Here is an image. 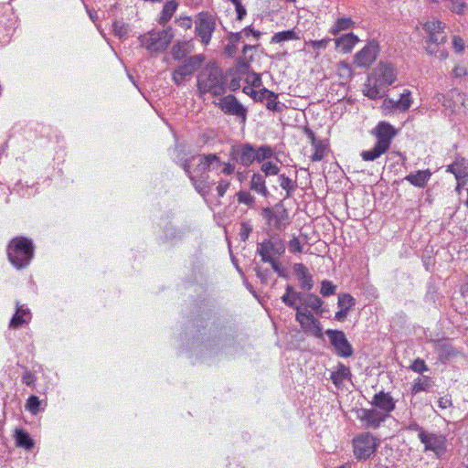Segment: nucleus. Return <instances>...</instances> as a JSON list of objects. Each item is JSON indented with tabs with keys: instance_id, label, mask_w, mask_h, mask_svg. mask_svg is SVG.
I'll return each instance as SVG.
<instances>
[{
	"instance_id": "40",
	"label": "nucleus",
	"mask_w": 468,
	"mask_h": 468,
	"mask_svg": "<svg viewBox=\"0 0 468 468\" xmlns=\"http://www.w3.org/2000/svg\"><path fill=\"white\" fill-rule=\"evenodd\" d=\"M297 38L298 37L296 35V32L292 29L275 33L271 37V42L281 43Z\"/></svg>"
},
{
	"instance_id": "36",
	"label": "nucleus",
	"mask_w": 468,
	"mask_h": 468,
	"mask_svg": "<svg viewBox=\"0 0 468 468\" xmlns=\"http://www.w3.org/2000/svg\"><path fill=\"white\" fill-rule=\"evenodd\" d=\"M354 24V21L350 17H339L336 19L335 25L330 29V33L335 36L341 31L352 28Z\"/></svg>"
},
{
	"instance_id": "18",
	"label": "nucleus",
	"mask_w": 468,
	"mask_h": 468,
	"mask_svg": "<svg viewBox=\"0 0 468 468\" xmlns=\"http://www.w3.org/2000/svg\"><path fill=\"white\" fill-rule=\"evenodd\" d=\"M182 167L188 177L191 175H200L208 172L207 154L192 156L186 159L183 164Z\"/></svg>"
},
{
	"instance_id": "38",
	"label": "nucleus",
	"mask_w": 468,
	"mask_h": 468,
	"mask_svg": "<svg viewBox=\"0 0 468 468\" xmlns=\"http://www.w3.org/2000/svg\"><path fill=\"white\" fill-rule=\"evenodd\" d=\"M279 181L281 187L286 191L285 198L292 197L297 187L296 181L289 178L285 175H280Z\"/></svg>"
},
{
	"instance_id": "62",
	"label": "nucleus",
	"mask_w": 468,
	"mask_h": 468,
	"mask_svg": "<svg viewBox=\"0 0 468 468\" xmlns=\"http://www.w3.org/2000/svg\"><path fill=\"white\" fill-rule=\"evenodd\" d=\"M302 294L303 292L295 291L292 285L288 284L285 288V293L283 295H292L294 298H298L299 302L302 297Z\"/></svg>"
},
{
	"instance_id": "52",
	"label": "nucleus",
	"mask_w": 468,
	"mask_h": 468,
	"mask_svg": "<svg viewBox=\"0 0 468 468\" xmlns=\"http://www.w3.org/2000/svg\"><path fill=\"white\" fill-rule=\"evenodd\" d=\"M266 263H270L273 271H275L280 277H285L282 264L275 257L271 258V261H267Z\"/></svg>"
},
{
	"instance_id": "1",
	"label": "nucleus",
	"mask_w": 468,
	"mask_h": 468,
	"mask_svg": "<svg viewBox=\"0 0 468 468\" xmlns=\"http://www.w3.org/2000/svg\"><path fill=\"white\" fill-rule=\"evenodd\" d=\"M400 128H396L386 121L378 122L368 133L376 139L374 146L360 153L362 160L373 162L385 154L391 146L392 141L397 137Z\"/></svg>"
},
{
	"instance_id": "16",
	"label": "nucleus",
	"mask_w": 468,
	"mask_h": 468,
	"mask_svg": "<svg viewBox=\"0 0 468 468\" xmlns=\"http://www.w3.org/2000/svg\"><path fill=\"white\" fill-rule=\"evenodd\" d=\"M371 405L385 417L388 418L390 413L396 409V400L389 392L383 390L376 393L371 400Z\"/></svg>"
},
{
	"instance_id": "21",
	"label": "nucleus",
	"mask_w": 468,
	"mask_h": 468,
	"mask_svg": "<svg viewBox=\"0 0 468 468\" xmlns=\"http://www.w3.org/2000/svg\"><path fill=\"white\" fill-rule=\"evenodd\" d=\"M378 45L369 43L355 56V62L359 67H369L377 58Z\"/></svg>"
},
{
	"instance_id": "30",
	"label": "nucleus",
	"mask_w": 468,
	"mask_h": 468,
	"mask_svg": "<svg viewBox=\"0 0 468 468\" xmlns=\"http://www.w3.org/2000/svg\"><path fill=\"white\" fill-rule=\"evenodd\" d=\"M250 189L268 197L269 191L265 186L264 176L260 173H254L250 180Z\"/></svg>"
},
{
	"instance_id": "53",
	"label": "nucleus",
	"mask_w": 468,
	"mask_h": 468,
	"mask_svg": "<svg viewBox=\"0 0 468 468\" xmlns=\"http://www.w3.org/2000/svg\"><path fill=\"white\" fill-rule=\"evenodd\" d=\"M288 247L291 252H302L303 247L298 238L293 237L288 243Z\"/></svg>"
},
{
	"instance_id": "19",
	"label": "nucleus",
	"mask_w": 468,
	"mask_h": 468,
	"mask_svg": "<svg viewBox=\"0 0 468 468\" xmlns=\"http://www.w3.org/2000/svg\"><path fill=\"white\" fill-rule=\"evenodd\" d=\"M410 104H411L410 92L405 91L400 94V96L398 100H393V99L384 100V101H383L384 109L391 110L390 112H384V113L388 114L390 112H394V113L403 112L410 107Z\"/></svg>"
},
{
	"instance_id": "60",
	"label": "nucleus",
	"mask_w": 468,
	"mask_h": 468,
	"mask_svg": "<svg viewBox=\"0 0 468 468\" xmlns=\"http://www.w3.org/2000/svg\"><path fill=\"white\" fill-rule=\"evenodd\" d=\"M230 183L229 181H226V180H221L218 182V185L217 186V191H218V197H223L227 191V189L229 188Z\"/></svg>"
},
{
	"instance_id": "31",
	"label": "nucleus",
	"mask_w": 468,
	"mask_h": 468,
	"mask_svg": "<svg viewBox=\"0 0 468 468\" xmlns=\"http://www.w3.org/2000/svg\"><path fill=\"white\" fill-rule=\"evenodd\" d=\"M257 93L259 94L256 96L255 101H266V105L269 109L273 110L277 108V103L275 101L277 99V95L274 92L265 88H262L260 90H258Z\"/></svg>"
},
{
	"instance_id": "22",
	"label": "nucleus",
	"mask_w": 468,
	"mask_h": 468,
	"mask_svg": "<svg viewBox=\"0 0 468 468\" xmlns=\"http://www.w3.org/2000/svg\"><path fill=\"white\" fill-rule=\"evenodd\" d=\"M447 172L455 176L458 186H463L468 178V160L461 156L456 157L453 164L448 165Z\"/></svg>"
},
{
	"instance_id": "55",
	"label": "nucleus",
	"mask_w": 468,
	"mask_h": 468,
	"mask_svg": "<svg viewBox=\"0 0 468 468\" xmlns=\"http://www.w3.org/2000/svg\"><path fill=\"white\" fill-rule=\"evenodd\" d=\"M173 58L180 60L186 56V52L182 48L180 44L175 45L172 49Z\"/></svg>"
},
{
	"instance_id": "37",
	"label": "nucleus",
	"mask_w": 468,
	"mask_h": 468,
	"mask_svg": "<svg viewBox=\"0 0 468 468\" xmlns=\"http://www.w3.org/2000/svg\"><path fill=\"white\" fill-rule=\"evenodd\" d=\"M131 31L129 24L122 20H115L112 24V32L115 37L120 39L125 38Z\"/></svg>"
},
{
	"instance_id": "47",
	"label": "nucleus",
	"mask_w": 468,
	"mask_h": 468,
	"mask_svg": "<svg viewBox=\"0 0 468 468\" xmlns=\"http://www.w3.org/2000/svg\"><path fill=\"white\" fill-rule=\"evenodd\" d=\"M410 368L417 373H423L425 371L429 370V367L425 364L424 360L420 358H417L413 361V363L410 365Z\"/></svg>"
},
{
	"instance_id": "59",
	"label": "nucleus",
	"mask_w": 468,
	"mask_h": 468,
	"mask_svg": "<svg viewBox=\"0 0 468 468\" xmlns=\"http://www.w3.org/2000/svg\"><path fill=\"white\" fill-rule=\"evenodd\" d=\"M35 380V376L29 371H26L22 376V382L27 387H31Z\"/></svg>"
},
{
	"instance_id": "46",
	"label": "nucleus",
	"mask_w": 468,
	"mask_h": 468,
	"mask_svg": "<svg viewBox=\"0 0 468 468\" xmlns=\"http://www.w3.org/2000/svg\"><path fill=\"white\" fill-rule=\"evenodd\" d=\"M40 400L38 397L31 395L27 401L26 409L33 414H37L39 410Z\"/></svg>"
},
{
	"instance_id": "33",
	"label": "nucleus",
	"mask_w": 468,
	"mask_h": 468,
	"mask_svg": "<svg viewBox=\"0 0 468 468\" xmlns=\"http://www.w3.org/2000/svg\"><path fill=\"white\" fill-rule=\"evenodd\" d=\"M178 4L176 0L168 1L163 7L161 16L159 18V24L165 26L173 16L174 13L177 9Z\"/></svg>"
},
{
	"instance_id": "9",
	"label": "nucleus",
	"mask_w": 468,
	"mask_h": 468,
	"mask_svg": "<svg viewBox=\"0 0 468 468\" xmlns=\"http://www.w3.org/2000/svg\"><path fill=\"white\" fill-rule=\"evenodd\" d=\"M378 444L371 433H361L353 439L354 454L359 461L367 460L375 453Z\"/></svg>"
},
{
	"instance_id": "57",
	"label": "nucleus",
	"mask_w": 468,
	"mask_h": 468,
	"mask_svg": "<svg viewBox=\"0 0 468 468\" xmlns=\"http://www.w3.org/2000/svg\"><path fill=\"white\" fill-rule=\"evenodd\" d=\"M251 231H252V228L250 225H249L247 223H242L240 232H239L241 240L246 241L248 239L250 234L251 233Z\"/></svg>"
},
{
	"instance_id": "41",
	"label": "nucleus",
	"mask_w": 468,
	"mask_h": 468,
	"mask_svg": "<svg viewBox=\"0 0 468 468\" xmlns=\"http://www.w3.org/2000/svg\"><path fill=\"white\" fill-rule=\"evenodd\" d=\"M338 307L348 312L355 305V299L349 293H342L338 295Z\"/></svg>"
},
{
	"instance_id": "14",
	"label": "nucleus",
	"mask_w": 468,
	"mask_h": 468,
	"mask_svg": "<svg viewBox=\"0 0 468 468\" xmlns=\"http://www.w3.org/2000/svg\"><path fill=\"white\" fill-rule=\"evenodd\" d=\"M357 419L362 422L365 429L371 430L378 429L388 420L385 415L373 407L370 409H360L357 411Z\"/></svg>"
},
{
	"instance_id": "58",
	"label": "nucleus",
	"mask_w": 468,
	"mask_h": 468,
	"mask_svg": "<svg viewBox=\"0 0 468 468\" xmlns=\"http://www.w3.org/2000/svg\"><path fill=\"white\" fill-rule=\"evenodd\" d=\"M315 147L314 153L311 156V160L313 162L321 161L324 158V150L320 144L314 145Z\"/></svg>"
},
{
	"instance_id": "11",
	"label": "nucleus",
	"mask_w": 468,
	"mask_h": 468,
	"mask_svg": "<svg viewBox=\"0 0 468 468\" xmlns=\"http://www.w3.org/2000/svg\"><path fill=\"white\" fill-rule=\"evenodd\" d=\"M324 334L328 336L330 344L338 356L345 358L352 356L354 353L352 345L349 343L343 331L327 329Z\"/></svg>"
},
{
	"instance_id": "48",
	"label": "nucleus",
	"mask_w": 468,
	"mask_h": 468,
	"mask_svg": "<svg viewBox=\"0 0 468 468\" xmlns=\"http://www.w3.org/2000/svg\"><path fill=\"white\" fill-rule=\"evenodd\" d=\"M238 201L248 206H251L254 203L253 197L247 191H239L237 194Z\"/></svg>"
},
{
	"instance_id": "56",
	"label": "nucleus",
	"mask_w": 468,
	"mask_h": 468,
	"mask_svg": "<svg viewBox=\"0 0 468 468\" xmlns=\"http://www.w3.org/2000/svg\"><path fill=\"white\" fill-rule=\"evenodd\" d=\"M281 299L282 302L290 308L296 309L299 306V304L296 303L298 298H294L292 295H282Z\"/></svg>"
},
{
	"instance_id": "27",
	"label": "nucleus",
	"mask_w": 468,
	"mask_h": 468,
	"mask_svg": "<svg viewBox=\"0 0 468 468\" xmlns=\"http://www.w3.org/2000/svg\"><path fill=\"white\" fill-rule=\"evenodd\" d=\"M358 41V37L352 34H345L335 39L336 48L344 53L350 52L355 44Z\"/></svg>"
},
{
	"instance_id": "5",
	"label": "nucleus",
	"mask_w": 468,
	"mask_h": 468,
	"mask_svg": "<svg viewBox=\"0 0 468 468\" xmlns=\"http://www.w3.org/2000/svg\"><path fill=\"white\" fill-rule=\"evenodd\" d=\"M7 256L16 269L26 268L34 256L32 240L25 237L14 238L8 244Z\"/></svg>"
},
{
	"instance_id": "23",
	"label": "nucleus",
	"mask_w": 468,
	"mask_h": 468,
	"mask_svg": "<svg viewBox=\"0 0 468 468\" xmlns=\"http://www.w3.org/2000/svg\"><path fill=\"white\" fill-rule=\"evenodd\" d=\"M299 303L307 310L311 309L320 315L327 312L325 308H323L324 301L314 293L303 292Z\"/></svg>"
},
{
	"instance_id": "64",
	"label": "nucleus",
	"mask_w": 468,
	"mask_h": 468,
	"mask_svg": "<svg viewBox=\"0 0 468 468\" xmlns=\"http://www.w3.org/2000/svg\"><path fill=\"white\" fill-rule=\"evenodd\" d=\"M438 404L439 408L445 410L452 405V401L451 397L444 396L439 399Z\"/></svg>"
},
{
	"instance_id": "54",
	"label": "nucleus",
	"mask_w": 468,
	"mask_h": 468,
	"mask_svg": "<svg viewBox=\"0 0 468 468\" xmlns=\"http://www.w3.org/2000/svg\"><path fill=\"white\" fill-rule=\"evenodd\" d=\"M312 325V334L317 338H323L322 326L320 322L315 318V321H312L309 326Z\"/></svg>"
},
{
	"instance_id": "49",
	"label": "nucleus",
	"mask_w": 468,
	"mask_h": 468,
	"mask_svg": "<svg viewBox=\"0 0 468 468\" xmlns=\"http://www.w3.org/2000/svg\"><path fill=\"white\" fill-rule=\"evenodd\" d=\"M254 270L256 271L257 277L261 280V282L262 283H267L271 277V271L268 269H262L260 266H256Z\"/></svg>"
},
{
	"instance_id": "32",
	"label": "nucleus",
	"mask_w": 468,
	"mask_h": 468,
	"mask_svg": "<svg viewBox=\"0 0 468 468\" xmlns=\"http://www.w3.org/2000/svg\"><path fill=\"white\" fill-rule=\"evenodd\" d=\"M432 388V381L427 376L419 377L411 387V394L416 395L421 391H429Z\"/></svg>"
},
{
	"instance_id": "17",
	"label": "nucleus",
	"mask_w": 468,
	"mask_h": 468,
	"mask_svg": "<svg viewBox=\"0 0 468 468\" xmlns=\"http://www.w3.org/2000/svg\"><path fill=\"white\" fill-rule=\"evenodd\" d=\"M261 215L266 219L269 227L274 228L277 230H283L285 229L287 214L284 209L264 207Z\"/></svg>"
},
{
	"instance_id": "7",
	"label": "nucleus",
	"mask_w": 468,
	"mask_h": 468,
	"mask_svg": "<svg viewBox=\"0 0 468 468\" xmlns=\"http://www.w3.org/2000/svg\"><path fill=\"white\" fill-rule=\"evenodd\" d=\"M235 337L230 327L213 326L209 329V336L205 342V346L211 352L217 353L223 350L226 346L233 345Z\"/></svg>"
},
{
	"instance_id": "28",
	"label": "nucleus",
	"mask_w": 468,
	"mask_h": 468,
	"mask_svg": "<svg viewBox=\"0 0 468 468\" xmlns=\"http://www.w3.org/2000/svg\"><path fill=\"white\" fill-rule=\"evenodd\" d=\"M294 310L296 311L295 320L301 324L303 330H309L310 323L315 321L314 314L306 308L302 307V304Z\"/></svg>"
},
{
	"instance_id": "25",
	"label": "nucleus",
	"mask_w": 468,
	"mask_h": 468,
	"mask_svg": "<svg viewBox=\"0 0 468 468\" xmlns=\"http://www.w3.org/2000/svg\"><path fill=\"white\" fill-rule=\"evenodd\" d=\"M189 178L195 189L202 196L207 195L209 188L214 185V180L209 179L207 172L198 176L191 175V177Z\"/></svg>"
},
{
	"instance_id": "51",
	"label": "nucleus",
	"mask_w": 468,
	"mask_h": 468,
	"mask_svg": "<svg viewBox=\"0 0 468 468\" xmlns=\"http://www.w3.org/2000/svg\"><path fill=\"white\" fill-rule=\"evenodd\" d=\"M452 45L457 53H462L464 49V41L460 36H453Z\"/></svg>"
},
{
	"instance_id": "26",
	"label": "nucleus",
	"mask_w": 468,
	"mask_h": 468,
	"mask_svg": "<svg viewBox=\"0 0 468 468\" xmlns=\"http://www.w3.org/2000/svg\"><path fill=\"white\" fill-rule=\"evenodd\" d=\"M30 312L28 309H25L23 305H19L16 303V313L10 320L9 326L12 328H19L30 319Z\"/></svg>"
},
{
	"instance_id": "15",
	"label": "nucleus",
	"mask_w": 468,
	"mask_h": 468,
	"mask_svg": "<svg viewBox=\"0 0 468 468\" xmlns=\"http://www.w3.org/2000/svg\"><path fill=\"white\" fill-rule=\"evenodd\" d=\"M230 155L233 160L244 166H250L257 158L256 148L250 144L232 146Z\"/></svg>"
},
{
	"instance_id": "61",
	"label": "nucleus",
	"mask_w": 468,
	"mask_h": 468,
	"mask_svg": "<svg viewBox=\"0 0 468 468\" xmlns=\"http://www.w3.org/2000/svg\"><path fill=\"white\" fill-rule=\"evenodd\" d=\"M329 42V38H324L321 40L311 41V45L314 49H324Z\"/></svg>"
},
{
	"instance_id": "4",
	"label": "nucleus",
	"mask_w": 468,
	"mask_h": 468,
	"mask_svg": "<svg viewBox=\"0 0 468 468\" xmlns=\"http://www.w3.org/2000/svg\"><path fill=\"white\" fill-rule=\"evenodd\" d=\"M197 89L201 93L220 96L226 91L225 77L222 69L215 63H208L197 75Z\"/></svg>"
},
{
	"instance_id": "63",
	"label": "nucleus",
	"mask_w": 468,
	"mask_h": 468,
	"mask_svg": "<svg viewBox=\"0 0 468 468\" xmlns=\"http://www.w3.org/2000/svg\"><path fill=\"white\" fill-rule=\"evenodd\" d=\"M455 78H462L467 74V69L464 66L457 65L452 69Z\"/></svg>"
},
{
	"instance_id": "34",
	"label": "nucleus",
	"mask_w": 468,
	"mask_h": 468,
	"mask_svg": "<svg viewBox=\"0 0 468 468\" xmlns=\"http://www.w3.org/2000/svg\"><path fill=\"white\" fill-rule=\"evenodd\" d=\"M16 441L17 446L27 450H30L34 446V441L29 433L22 429L16 431Z\"/></svg>"
},
{
	"instance_id": "24",
	"label": "nucleus",
	"mask_w": 468,
	"mask_h": 468,
	"mask_svg": "<svg viewBox=\"0 0 468 468\" xmlns=\"http://www.w3.org/2000/svg\"><path fill=\"white\" fill-rule=\"evenodd\" d=\"M292 270L300 282V287L303 291H311L314 287V280L305 265L303 263H294Z\"/></svg>"
},
{
	"instance_id": "2",
	"label": "nucleus",
	"mask_w": 468,
	"mask_h": 468,
	"mask_svg": "<svg viewBox=\"0 0 468 468\" xmlns=\"http://www.w3.org/2000/svg\"><path fill=\"white\" fill-rule=\"evenodd\" d=\"M396 80V73L389 63L380 62L374 71L368 76L364 87V94L370 99L381 98L386 89Z\"/></svg>"
},
{
	"instance_id": "8",
	"label": "nucleus",
	"mask_w": 468,
	"mask_h": 468,
	"mask_svg": "<svg viewBox=\"0 0 468 468\" xmlns=\"http://www.w3.org/2000/svg\"><path fill=\"white\" fill-rule=\"evenodd\" d=\"M285 252V244L278 234H271L268 239L257 244V253L262 262L271 261L272 257H280Z\"/></svg>"
},
{
	"instance_id": "35",
	"label": "nucleus",
	"mask_w": 468,
	"mask_h": 468,
	"mask_svg": "<svg viewBox=\"0 0 468 468\" xmlns=\"http://www.w3.org/2000/svg\"><path fill=\"white\" fill-rule=\"evenodd\" d=\"M351 375L349 367H346L345 365L339 363L337 370L335 372H332L331 374V379L333 383L338 387L340 386L343 381Z\"/></svg>"
},
{
	"instance_id": "29",
	"label": "nucleus",
	"mask_w": 468,
	"mask_h": 468,
	"mask_svg": "<svg viewBox=\"0 0 468 468\" xmlns=\"http://www.w3.org/2000/svg\"><path fill=\"white\" fill-rule=\"evenodd\" d=\"M431 173L430 170H420L415 174H409L405 179L411 185L418 187H424L428 180L430 179Z\"/></svg>"
},
{
	"instance_id": "6",
	"label": "nucleus",
	"mask_w": 468,
	"mask_h": 468,
	"mask_svg": "<svg viewBox=\"0 0 468 468\" xmlns=\"http://www.w3.org/2000/svg\"><path fill=\"white\" fill-rule=\"evenodd\" d=\"M172 27L158 32L151 31L139 37L140 45L150 52H159L165 49L173 38Z\"/></svg>"
},
{
	"instance_id": "12",
	"label": "nucleus",
	"mask_w": 468,
	"mask_h": 468,
	"mask_svg": "<svg viewBox=\"0 0 468 468\" xmlns=\"http://www.w3.org/2000/svg\"><path fill=\"white\" fill-rule=\"evenodd\" d=\"M418 438L424 444V451L433 452L437 458H441L446 452V438L444 435L429 431H420Z\"/></svg>"
},
{
	"instance_id": "44",
	"label": "nucleus",
	"mask_w": 468,
	"mask_h": 468,
	"mask_svg": "<svg viewBox=\"0 0 468 468\" xmlns=\"http://www.w3.org/2000/svg\"><path fill=\"white\" fill-rule=\"evenodd\" d=\"M261 170L264 173L266 176H276L280 172V167L276 164L267 161L261 165Z\"/></svg>"
},
{
	"instance_id": "43",
	"label": "nucleus",
	"mask_w": 468,
	"mask_h": 468,
	"mask_svg": "<svg viewBox=\"0 0 468 468\" xmlns=\"http://www.w3.org/2000/svg\"><path fill=\"white\" fill-rule=\"evenodd\" d=\"M208 172L216 171L218 174H220L219 171L222 167V162L219 157L215 154H207Z\"/></svg>"
},
{
	"instance_id": "42",
	"label": "nucleus",
	"mask_w": 468,
	"mask_h": 468,
	"mask_svg": "<svg viewBox=\"0 0 468 468\" xmlns=\"http://www.w3.org/2000/svg\"><path fill=\"white\" fill-rule=\"evenodd\" d=\"M273 155V150L269 145H261L256 149L255 161L261 163L262 161L271 158Z\"/></svg>"
},
{
	"instance_id": "10",
	"label": "nucleus",
	"mask_w": 468,
	"mask_h": 468,
	"mask_svg": "<svg viewBox=\"0 0 468 468\" xmlns=\"http://www.w3.org/2000/svg\"><path fill=\"white\" fill-rule=\"evenodd\" d=\"M205 60V56L202 54L194 55L184 59L182 65L177 67L172 73L174 82L180 86L184 83L185 78L191 76L197 71Z\"/></svg>"
},
{
	"instance_id": "13",
	"label": "nucleus",
	"mask_w": 468,
	"mask_h": 468,
	"mask_svg": "<svg viewBox=\"0 0 468 468\" xmlns=\"http://www.w3.org/2000/svg\"><path fill=\"white\" fill-rule=\"evenodd\" d=\"M216 28V22L213 16L207 13H199L196 20V33L204 45H207L211 39L212 33Z\"/></svg>"
},
{
	"instance_id": "50",
	"label": "nucleus",
	"mask_w": 468,
	"mask_h": 468,
	"mask_svg": "<svg viewBox=\"0 0 468 468\" xmlns=\"http://www.w3.org/2000/svg\"><path fill=\"white\" fill-rule=\"evenodd\" d=\"M246 82L247 85H251L254 88H260L262 84L260 74L254 72L247 76Z\"/></svg>"
},
{
	"instance_id": "3",
	"label": "nucleus",
	"mask_w": 468,
	"mask_h": 468,
	"mask_svg": "<svg viewBox=\"0 0 468 468\" xmlns=\"http://www.w3.org/2000/svg\"><path fill=\"white\" fill-rule=\"evenodd\" d=\"M422 29L426 51L440 59H445L448 57V51L444 47L447 42V33L444 23L439 20L426 22Z\"/></svg>"
},
{
	"instance_id": "39",
	"label": "nucleus",
	"mask_w": 468,
	"mask_h": 468,
	"mask_svg": "<svg viewBox=\"0 0 468 468\" xmlns=\"http://www.w3.org/2000/svg\"><path fill=\"white\" fill-rule=\"evenodd\" d=\"M164 232H165V238L170 240H179L186 234L185 230L177 229L176 228V226H174L172 224H167L165 228Z\"/></svg>"
},
{
	"instance_id": "45",
	"label": "nucleus",
	"mask_w": 468,
	"mask_h": 468,
	"mask_svg": "<svg viewBox=\"0 0 468 468\" xmlns=\"http://www.w3.org/2000/svg\"><path fill=\"white\" fill-rule=\"evenodd\" d=\"M335 291H336V286L334 285L332 283V282L326 281V280L322 282L320 293L324 297H327V296L335 294Z\"/></svg>"
},
{
	"instance_id": "20",
	"label": "nucleus",
	"mask_w": 468,
	"mask_h": 468,
	"mask_svg": "<svg viewBox=\"0 0 468 468\" xmlns=\"http://www.w3.org/2000/svg\"><path fill=\"white\" fill-rule=\"evenodd\" d=\"M219 107L226 114L245 117L246 110L233 95H228L219 101Z\"/></svg>"
}]
</instances>
